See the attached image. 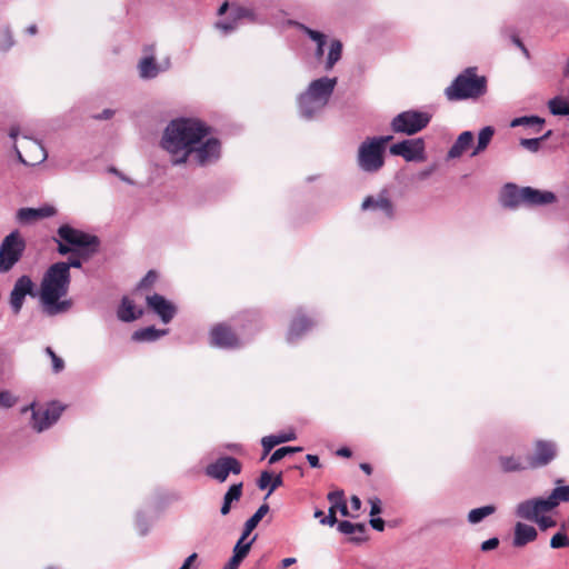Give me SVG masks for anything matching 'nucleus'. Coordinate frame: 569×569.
I'll return each instance as SVG.
<instances>
[{
    "label": "nucleus",
    "instance_id": "37",
    "mask_svg": "<svg viewBox=\"0 0 569 569\" xmlns=\"http://www.w3.org/2000/svg\"><path fill=\"white\" fill-rule=\"evenodd\" d=\"M549 110L555 116H568L569 102L563 98L556 97L548 102Z\"/></svg>",
    "mask_w": 569,
    "mask_h": 569
},
{
    "label": "nucleus",
    "instance_id": "14",
    "mask_svg": "<svg viewBox=\"0 0 569 569\" xmlns=\"http://www.w3.org/2000/svg\"><path fill=\"white\" fill-rule=\"evenodd\" d=\"M34 283L29 276H21L17 279L13 288L10 292V308L14 315H19L24 299L28 295L34 296L33 293Z\"/></svg>",
    "mask_w": 569,
    "mask_h": 569
},
{
    "label": "nucleus",
    "instance_id": "59",
    "mask_svg": "<svg viewBox=\"0 0 569 569\" xmlns=\"http://www.w3.org/2000/svg\"><path fill=\"white\" fill-rule=\"evenodd\" d=\"M4 38H6V49L12 48L14 46V39L9 29H6Z\"/></svg>",
    "mask_w": 569,
    "mask_h": 569
},
{
    "label": "nucleus",
    "instance_id": "19",
    "mask_svg": "<svg viewBox=\"0 0 569 569\" xmlns=\"http://www.w3.org/2000/svg\"><path fill=\"white\" fill-rule=\"evenodd\" d=\"M328 500L330 502V508L328 510V516L320 520L321 525L335 526L337 521L336 512L337 510L343 517L349 516L348 507L345 500L343 491H331L328 493Z\"/></svg>",
    "mask_w": 569,
    "mask_h": 569
},
{
    "label": "nucleus",
    "instance_id": "1",
    "mask_svg": "<svg viewBox=\"0 0 569 569\" xmlns=\"http://www.w3.org/2000/svg\"><path fill=\"white\" fill-rule=\"evenodd\" d=\"M160 147L173 166L194 163L206 167L221 157V142L211 128L198 118H178L164 128Z\"/></svg>",
    "mask_w": 569,
    "mask_h": 569
},
{
    "label": "nucleus",
    "instance_id": "54",
    "mask_svg": "<svg viewBox=\"0 0 569 569\" xmlns=\"http://www.w3.org/2000/svg\"><path fill=\"white\" fill-rule=\"evenodd\" d=\"M52 361V370L58 373L64 368L63 360L57 355L51 358Z\"/></svg>",
    "mask_w": 569,
    "mask_h": 569
},
{
    "label": "nucleus",
    "instance_id": "52",
    "mask_svg": "<svg viewBox=\"0 0 569 569\" xmlns=\"http://www.w3.org/2000/svg\"><path fill=\"white\" fill-rule=\"evenodd\" d=\"M54 264H63L67 273L70 274V268H80L81 260L79 258L70 257L67 262H56Z\"/></svg>",
    "mask_w": 569,
    "mask_h": 569
},
{
    "label": "nucleus",
    "instance_id": "13",
    "mask_svg": "<svg viewBox=\"0 0 569 569\" xmlns=\"http://www.w3.org/2000/svg\"><path fill=\"white\" fill-rule=\"evenodd\" d=\"M551 510L552 508L546 498H533L518 503L516 515L520 519L535 522L540 516Z\"/></svg>",
    "mask_w": 569,
    "mask_h": 569
},
{
    "label": "nucleus",
    "instance_id": "58",
    "mask_svg": "<svg viewBox=\"0 0 569 569\" xmlns=\"http://www.w3.org/2000/svg\"><path fill=\"white\" fill-rule=\"evenodd\" d=\"M137 529L139 531L140 535H146L148 532V525L144 522V520H142L140 518V516L138 515L137 517Z\"/></svg>",
    "mask_w": 569,
    "mask_h": 569
},
{
    "label": "nucleus",
    "instance_id": "56",
    "mask_svg": "<svg viewBox=\"0 0 569 569\" xmlns=\"http://www.w3.org/2000/svg\"><path fill=\"white\" fill-rule=\"evenodd\" d=\"M281 485H282V478H281L280 475H278L274 478H272L271 486H270V488L268 490V493H267L266 498H268Z\"/></svg>",
    "mask_w": 569,
    "mask_h": 569
},
{
    "label": "nucleus",
    "instance_id": "39",
    "mask_svg": "<svg viewBox=\"0 0 569 569\" xmlns=\"http://www.w3.org/2000/svg\"><path fill=\"white\" fill-rule=\"evenodd\" d=\"M302 451L301 447H282L277 449L269 458V463L273 465L288 456L289 453Z\"/></svg>",
    "mask_w": 569,
    "mask_h": 569
},
{
    "label": "nucleus",
    "instance_id": "25",
    "mask_svg": "<svg viewBox=\"0 0 569 569\" xmlns=\"http://www.w3.org/2000/svg\"><path fill=\"white\" fill-rule=\"evenodd\" d=\"M296 438H297V435L293 430L263 437L261 439V445L263 448L262 458H264L276 446H278L280 443L288 442V441L296 440Z\"/></svg>",
    "mask_w": 569,
    "mask_h": 569
},
{
    "label": "nucleus",
    "instance_id": "4",
    "mask_svg": "<svg viewBox=\"0 0 569 569\" xmlns=\"http://www.w3.org/2000/svg\"><path fill=\"white\" fill-rule=\"evenodd\" d=\"M392 136L366 138L358 147L357 166L366 173H376L385 164V150Z\"/></svg>",
    "mask_w": 569,
    "mask_h": 569
},
{
    "label": "nucleus",
    "instance_id": "12",
    "mask_svg": "<svg viewBox=\"0 0 569 569\" xmlns=\"http://www.w3.org/2000/svg\"><path fill=\"white\" fill-rule=\"evenodd\" d=\"M557 456V446L552 441L537 440L533 452L527 457L529 469H537L550 463Z\"/></svg>",
    "mask_w": 569,
    "mask_h": 569
},
{
    "label": "nucleus",
    "instance_id": "44",
    "mask_svg": "<svg viewBox=\"0 0 569 569\" xmlns=\"http://www.w3.org/2000/svg\"><path fill=\"white\" fill-rule=\"evenodd\" d=\"M17 400L12 392L8 390L0 391V408H11L17 403Z\"/></svg>",
    "mask_w": 569,
    "mask_h": 569
},
{
    "label": "nucleus",
    "instance_id": "62",
    "mask_svg": "<svg viewBox=\"0 0 569 569\" xmlns=\"http://www.w3.org/2000/svg\"><path fill=\"white\" fill-rule=\"evenodd\" d=\"M307 461L312 468L319 467V458L316 455H307Z\"/></svg>",
    "mask_w": 569,
    "mask_h": 569
},
{
    "label": "nucleus",
    "instance_id": "5",
    "mask_svg": "<svg viewBox=\"0 0 569 569\" xmlns=\"http://www.w3.org/2000/svg\"><path fill=\"white\" fill-rule=\"evenodd\" d=\"M487 80L477 74V68H467L460 73L453 82L445 90V94L450 101L478 98L486 93Z\"/></svg>",
    "mask_w": 569,
    "mask_h": 569
},
{
    "label": "nucleus",
    "instance_id": "7",
    "mask_svg": "<svg viewBox=\"0 0 569 569\" xmlns=\"http://www.w3.org/2000/svg\"><path fill=\"white\" fill-rule=\"evenodd\" d=\"M428 112L407 110L397 114L391 121V129L395 133L407 136L416 134L425 129L430 122Z\"/></svg>",
    "mask_w": 569,
    "mask_h": 569
},
{
    "label": "nucleus",
    "instance_id": "29",
    "mask_svg": "<svg viewBox=\"0 0 569 569\" xmlns=\"http://www.w3.org/2000/svg\"><path fill=\"white\" fill-rule=\"evenodd\" d=\"M142 315L140 310L136 309L134 303L127 297L121 301V306L118 309V318L121 321L130 322L136 320Z\"/></svg>",
    "mask_w": 569,
    "mask_h": 569
},
{
    "label": "nucleus",
    "instance_id": "32",
    "mask_svg": "<svg viewBox=\"0 0 569 569\" xmlns=\"http://www.w3.org/2000/svg\"><path fill=\"white\" fill-rule=\"evenodd\" d=\"M496 512V507L492 505L482 506L479 508L471 509L467 516L470 525H478L487 517Z\"/></svg>",
    "mask_w": 569,
    "mask_h": 569
},
{
    "label": "nucleus",
    "instance_id": "11",
    "mask_svg": "<svg viewBox=\"0 0 569 569\" xmlns=\"http://www.w3.org/2000/svg\"><path fill=\"white\" fill-rule=\"evenodd\" d=\"M362 210H370L379 218L393 219L396 217V207L387 191H381L376 196L367 197L362 204Z\"/></svg>",
    "mask_w": 569,
    "mask_h": 569
},
{
    "label": "nucleus",
    "instance_id": "61",
    "mask_svg": "<svg viewBox=\"0 0 569 569\" xmlns=\"http://www.w3.org/2000/svg\"><path fill=\"white\" fill-rule=\"evenodd\" d=\"M370 503H371L370 516L380 513V511H381L380 501L378 499H375V500H371Z\"/></svg>",
    "mask_w": 569,
    "mask_h": 569
},
{
    "label": "nucleus",
    "instance_id": "23",
    "mask_svg": "<svg viewBox=\"0 0 569 569\" xmlns=\"http://www.w3.org/2000/svg\"><path fill=\"white\" fill-rule=\"evenodd\" d=\"M313 321L307 319L302 315H298L290 323L287 340L289 342H295L299 338H301L307 331H309L313 327Z\"/></svg>",
    "mask_w": 569,
    "mask_h": 569
},
{
    "label": "nucleus",
    "instance_id": "15",
    "mask_svg": "<svg viewBox=\"0 0 569 569\" xmlns=\"http://www.w3.org/2000/svg\"><path fill=\"white\" fill-rule=\"evenodd\" d=\"M241 471L240 462L233 457H223L218 459L216 462L210 463L206 468V473L220 481L223 482L230 472L238 475Z\"/></svg>",
    "mask_w": 569,
    "mask_h": 569
},
{
    "label": "nucleus",
    "instance_id": "17",
    "mask_svg": "<svg viewBox=\"0 0 569 569\" xmlns=\"http://www.w3.org/2000/svg\"><path fill=\"white\" fill-rule=\"evenodd\" d=\"M210 342L212 346L222 349H234L240 347V340L224 323H219L211 329Z\"/></svg>",
    "mask_w": 569,
    "mask_h": 569
},
{
    "label": "nucleus",
    "instance_id": "57",
    "mask_svg": "<svg viewBox=\"0 0 569 569\" xmlns=\"http://www.w3.org/2000/svg\"><path fill=\"white\" fill-rule=\"evenodd\" d=\"M370 525L373 529L382 531L385 528V521L381 518H371Z\"/></svg>",
    "mask_w": 569,
    "mask_h": 569
},
{
    "label": "nucleus",
    "instance_id": "6",
    "mask_svg": "<svg viewBox=\"0 0 569 569\" xmlns=\"http://www.w3.org/2000/svg\"><path fill=\"white\" fill-rule=\"evenodd\" d=\"M58 234L62 242H59L58 251L67 254L76 249H86L94 251L99 244L98 238L73 229L69 226H62L58 230Z\"/></svg>",
    "mask_w": 569,
    "mask_h": 569
},
{
    "label": "nucleus",
    "instance_id": "16",
    "mask_svg": "<svg viewBox=\"0 0 569 569\" xmlns=\"http://www.w3.org/2000/svg\"><path fill=\"white\" fill-rule=\"evenodd\" d=\"M24 140L22 149L26 152L27 158H24L22 152L16 147L19 160L29 166H36L43 162L48 157L44 147L38 140L29 139L27 137H24Z\"/></svg>",
    "mask_w": 569,
    "mask_h": 569
},
{
    "label": "nucleus",
    "instance_id": "45",
    "mask_svg": "<svg viewBox=\"0 0 569 569\" xmlns=\"http://www.w3.org/2000/svg\"><path fill=\"white\" fill-rule=\"evenodd\" d=\"M237 26H238V20L236 19L234 16H232L231 21H219L216 23L217 29H219L224 34H228L231 31H233L237 28Z\"/></svg>",
    "mask_w": 569,
    "mask_h": 569
},
{
    "label": "nucleus",
    "instance_id": "35",
    "mask_svg": "<svg viewBox=\"0 0 569 569\" xmlns=\"http://www.w3.org/2000/svg\"><path fill=\"white\" fill-rule=\"evenodd\" d=\"M551 508L555 509L560 502L569 501V486L556 487L549 497L546 498Z\"/></svg>",
    "mask_w": 569,
    "mask_h": 569
},
{
    "label": "nucleus",
    "instance_id": "10",
    "mask_svg": "<svg viewBox=\"0 0 569 569\" xmlns=\"http://www.w3.org/2000/svg\"><path fill=\"white\" fill-rule=\"evenodd\" d=\"M426 146L422 138L407 139L392 144L389 149L392 156L402 157L406 161H422L426 159Z\"/></svg>",
    "mask_w": 569,
    "mask_h": 569
},
{
    "label": "nucleus",
    "instance_id": "63",
    "mask_svg": "<svg viewBox=\"0 0 569 569\" xmlns=\"http://www.w3.org/2000/svg\"><path fill=\"white\" fill-rule=\"evenodd\" d=\"M350 505L355 511H358L361 507V500L357 496H352L350 499Z\"/></svg>",
    "mask_w": 569,
    "mask_h": 569
},
{
    "label": "nucleus",
    "instance_id": "64",
    "mask_svg": "<svg viewBox=\"0 0 569 569\" xmlns=\"http://www.w3.org/2000/svg\"><path fill=\"white\" fill-rule=\"evenodd\" d=\"M297 562V559L293 557L284 558L281 560V567L288 568Z\"/></svg>",
    "mask_w": 569,
    "mask_h": 569
},
{
    "label": "nucleus",
    "instance_id": "3",
    "mask_svg": "<svg viewBox=\"0 0 569 569\" xmlns=\"http://www.w3.org/2000/svg\"><path fill=\"white\" fill-rule=\"evenodd\" d=\"M337 82L336 77H321L311 81L297 99L300 116L310 120L320 114L327 107Z\"/></svg>",
    "mask_w": 569,
    "mask_h": 569
},
{
    "label": "nucleus",
    "instance_id": "33",
    "mask_svg": "<svg viewBox=\"0 0 569 569\" xmlns=\"http://www.w3.org/2000/svg\"><path fill=\"white\" fill-rule=\"evenodd\" d=\"M495 134V129L490 126L482 128L478 133V142L475 149L471 152V157H475L487 149L492 137Z\"/></svg>",
    "mask_w": 569,
    "mask_h": 569
},
{
    "label": "nucleus",
    "instance_id": "50",
    "mask_svg": "<svg viewBox=\"0 0 569 569\" xmlns=\"http://www.w3.org/2000/svg\"><path fill=\"white\" fill-rule=\"evenodd\" d=\"M499 546V539L497 537L490 538L481 543V551L487 552L496 549Z\"/></svg>",
    "mask_w": 569,
    "mask_h": 569
},
{
    "label": "nucleus",
    "instance_id": "27",
    "mask_svg": "<svg viewBox=\"0 0 569 569\" xmlns=\"http://www.w3.org/2000/svg\"><path fill=\"white\" fill-rule=\"evenodd\" d=\"M499 465L505 472H515L529 469L527 458L516 456L499 457Z\"/></svg>",
    "mask_w": 569,
    "mask_h": 569
},
{
    "label": "nucleus",
    "instance_id": "48",
    "mask_svg": "<svg viewBox=\"0 0 569 569\" xmlns=\"http://www.w3.org/2000/svg\"><path fill=\"white\" fill-rule=\"evenodd\" d=\"M535 522L539 526L541 530H546L548 528L556 526V521L551 517L546 516V513L540 516L538 520H536Z\"/></svg>",
    "mask_w": 569,
    "mask_h": 569
},
{
    "label": "nucleus",
    "instance_id": "42",
    "mask_svg": "<svg viewBox=\"0 0 569 569\" xmlns=\"http://www.w3.org/2000/svg\"><path fill=\"white\" fill-rule=\"evenodd\" d=\"M241 493H242V483H234L228 489L223 499L229 501L230 503H232L240 499Z\"/></svg>",
    "mask_w": 569,
    "mask_h": 569
},
{
    "label": "nucleus",
    "instance_id": "60",
    "mask_svg": "<svg viewBox=\"0 0 569 569\" xmlns=\"http://www.w3.org/2000/svg\"><path fill=\"white\" fill-rule=\"evenodd\" d=\"M198 555L196 552L191 553L182 563L179 569H190L193 561L197 559Z\"/></svg>",
    "mask_w": 569,
    "mask_h": 569
},
{
    "label": "nucleus",
    "instance_id": "51",
    "mask_svg": "<svg viewBox=\"0 0 569 569\" xmlns=\"http://www.w3.org/2000/svg\"><path fill=\"white\" fill-rule=\"evenodd\" d=\"M157 280V273L154 271H149L140 281V288H147L154 283Z\"/></svg>",
    "mask_w": 569,
    "mask_h": 569
},
{
    "label": "nucleus",
    "instance_id": "40",
    "mask_svg": "<svg viewBox=\"0 0 569 569\" xmlns=\"http://www.w3.org/2000/svg\"><path fill=\"white\" fill-rule=\"evenodd\" d=\"M17 219L21 223H29L39 219L38 211L34 208H21L17 212Z\"/></svg>",
    "mask_w": 569,
    "mask_h": 569
},
{
    "label": "nucleus",
    "instance_id": "2",
    "mask_svg": "<svg viewBox=\"0 0 569 569\" xmlns=\"http://www.w3.org/2000/svg\"><path fill=\"white\" fill-rule=\"evenodd\" d=\"M71 276L67 273L63 264H51L44 272L38 298L42 311L50 317L69 312L73 307L68 296Z\"/></svg>",
    "mask_w": 569,
    "mask_h": 569
},
{
    "label": "nucleus",
    "instance_id": "31",
    "mask_svg": "<svg viewBox=\"0 0 569 569\" xmlns=\"http://www.w3.org/2000/svg\"><path fill=\"white\" fill-rule=\"evenodd\" d=\"M342 43L339 40H331L329 44L328 54L325 62V69L331 70L335 64L341 59Z\"/></svg>",
    "mask_w": 569,
    "mask_h": 569
},
{
    "label": "nucleus",
    "instance_id": "24",
    "mask_svg": "<svg viewBox=\"0 0 569 569\" xmlns=\"http://www.w3.org/2000/svg\"><path fill=\"white\" fill-rule=\"evenodd\" d=\"M501 202L505 207L516 208L525 204L523 188H518L516 184H506L501 194Z\"/></svg>",
    "mask_w": 569,
    "mask_h": 569
},
{
    "label": "nucleus",
    "instance_id": "8",
    "mask_svg": "<svg viewBox=\"0 0 569 569\" xmlns=\"http://www.w3.org/2000/svg\"><path fill=\"white\" fill-rule=\"evenodd\" d=\"M26 242L18 230L9 233L0 246V272H8L20 260Z\"/></svg>",
    "mask_w": 569,
    "mask_h": 569
},
{
    "label": "nucleus",
    "instance_id": "41",
    "mask_svg": "<svg viewBox=\"0 0 569 569\" xmlns=\"http://www.w3.org/2000/svg\"><path fill=\"white\" fill-rule=\"evenodd\" d=\"M542 122L543 121L540 118L535 117V116H531V117H519V118H515L510 122V127L516 128V127H519V126H533V124L541 126Z\"/></svg>",
    "mask_w": 569,
    "mask_h": 569
},
{
    "label": "nucleus",
    "instance_id": "55",
    "mask_svg": "<svg viewBox=\"0 0 569 569\" xmlns=\"http://www.w3.org/2000/svg\"><path fill=\"white\" fill-rule=\"evenodd\" d=\"M242 559H240L238 556L232 555L230 560L226 563L223 569H238L239 565L241 563Z\"/></svg>",
    "mask_w": 569,
    "mask_h": 569
},
{
    "label": "nucleus",
    "instance_id": "53",
    "mask_svg": "<svg viewBox=\"0 0 569 569\" xmlns=\"http://www.w3.org/2000/svg\"><path fill=\"white\" fill-rule=\"evenodd\" d=\"M37 211H38L39 219L48 218V217H51V216H53L56 213L54 208L51 207V206H44V207H41V208H37Z\"/></svg>",
    "mask_w": 569,
    "mask_h": 569
},
{
    "label": "nucleus",
    "instance_id": "38",
    "mask_svg": "<svg viewBox=\"0 0 569 569\" xmlns=\"http://www.w3.org/2000/svg\"><path fill=\"white\" fill-rule=\"evenodd\" d=\"M248 536H244V531L242 532V536L236 543L233 548V555L238 556L240 559H244V557L248 555L251 543L253 542V539H251L248 542H244Z\"/></svg>",
    "mask_w": 569,
    "mask_h": 569
},
{
    "label": "nucleus",
    "instance_id": "34",
    "mask_svg": "<svg viewBox=\"0 0 569 569\" xmlns=\"http://www.w3.org/2000/svg\"><path fill=\"white\" fill-rule=\"evenodd\" d=\"M337 528L346 536L359 535L353 538L355 540H360L361 536H363L366 531V526L363 523H352L347 520L340 521Z\"/></svg>",
    "mask_w": 569,
    "mask_h": 569
},
{
    "label": "nucleus",
    "instance_id": "26",
    "mask_svg": "<svg viewBox=\"0 0 569 569\" xmlns=\"http://www.w3.org/2000/svg\"><path fill=\"white\" fill-rule=\"evenodd\" d=\"M473 142V134L471 131H463L460 133L452 144V147L448 151V159H456L462 156V153L468 150Z\"/></svg>",
    "mask_w": 569,
    "mask_h": 569
},
{
    "label": "nucleus",
    "instance_id": "18",
    "mask_svg": "<svg viewBox=\"0 0 569 569\" xmlns=\"http://www.w3.org/2000/svg\"><path fill=\"white\" fill-rule=\"evenodd\" d=\"M147 306L163 323H169L177 312L176 306L158 293L147 297Z\"/></svg>",
    "mask_w": 569,
    "mask_h": 569
},
{
    "label": "nucleus",
    "instance_id": "46",
    "mask_svg": "<svg viewBox=\"0 0 569 569\" xmlns=\"http://www.w3.org/2000/svg\"><path fill=\"white\" fill-rule=\"evenodd\" d=\"M232 16H234L238 21L241 19H249V20L254 19L252 10H250L248 8H243V7L233 8Z\"/></svg>",
    "mask_w": 569,
    "mask_h": 569
},
{
    "label": "nucleus",
    "instance_id": "20",
    "mask_svg": "<svg viewBox=\"0 0 569 569\" xmlns=\"http://www.w3.org/2000/svg\"><path fill=\"white\" fill-rule=\"evenodd\" d=\"M169 60H166V62L162 66H160L156 62L153 57H143L138 64L139 76L142 79H153L160 72L167 70L169 68Z\"/></svg>",
    "mask_w": 569,
    "mask_h": 569
},
{
    "label": "nucleus",
    "instance_id": "43",
    "mask_svg": "<svg viewBox=\"0 0 569 569\" xmlns=\"http://www.w3.org/2000/svg\"><path fill=\"white\" fill-rule=\"evenodd\" d=\"M569 546V538L563 532H557L550 540V547L553 549L566 548Z\"/></svg>",
    "mask_w": 569,
    "mask_h": 569
},
{
    "label": "nucleus",
    "instance_id": "47",
    "mask_svg": "<svg viewBox=\"0 0 569 569\" xmlns=\"http://www.w3.org/2000/svg\"><path fill=\"white\" fill-rule=\"evenodd\" d=\"M541 138L521 139L520 144L531 152H536L540 148Z\"/></svg>",
    "mask_w": 569,
    "mask_h": 569
},
{
    "label": "nucleus",
    "instance_id": "49",
    "mask_svg": "<svg viewBox=\"0 0 569 569\" xmlns=\"http://www.w3.org/2000/svg\"><path fill=\"white\" fill-rule=\"evenodd\" d=\"M272 476L268 471L261 472L259 480H258V487L259 489L263 490L267 487L270 488L271 486Z\"/></svg>",
    "mask_w": 569,
    "mask_h": 569
},
{
    "label": "nucleus",
    "instance_id": "9",
    "mask_svg": "<svg viewBox=\"0 0 569 569\" xmlns=\"http://www.w3.org/2000/svg\"><path fill=\"white\" fill-rule=\"evenodd\" d=\"M28 409L29 407L24 408L22 411L26 412ZM30 409L32 410L31 427L38 432H42L51 427L59 419L63 410V408L56 402L38 408L31 405Z\"/></svg>",
    "mask_w": 569,
    "mask_h": 569
},
{
    "label": "nucleus",
    "instance_id": "21",
    "mask_svg": "<svg viewBox=\"0 0 569 569\" xmlns=\"http://www.w3.org/2000/svg\"><path fill=\"white\" fill-rule=\"evenodd\" d=\"M523 199L526 206H542L552 203L556 196L551 191H541L531 187H523Z\"/></svg>",
    "mask_w": 569,
    "mask_h": 569
},
{
    "label": "nucleus",
    "instance_id": "22",
    "mask_svg": "<svg viewBox=\"0 0 569 569\" xmlns=\"http://www.w3.org/2000/svg\"><path fill=\"white\" fill-rule=\"evenodd\" d=\"M537 536L538 532L535 527L523 522H517L515 526L512 545L517 548L523 547L527 543L535 541Z\"/></svg>",
    "mask_w": 569,
    "mask_h": 569
},
{
    "label": "nucleus",
    "instance_id": "28",
    "mask_svg": "<svg viewBox=\"0 0 569 569\" xmlns=\"http://www.w3.org/2000/svg\"><path fill=\"white\" fill-rule=\"evenodd\" d=\"M167 333L168 329H157L153 326H150L134 331L132 335V340L138 342L156 341Z\"/></svg>",
    "mask_w": 569,
    "mask_h": 569
},
{
    "label": "nucleus",
    "instance_id": "36",
    "mask_svg": "<svg viewBox=\"0 0 569 569\" xmlns=\"http://www.w3.org/2000/svg\"><path fill=\"white\" fill-rule=\"evenodd\" d=\"M268 511L269 506L267 503H263L258 508V510L244 523V536L250 535V532L258 526L260 520L268 513Z\"/></svg>",
    "mask_w": 569,
    "mask_h": 569
},
{
    "label": "nucleus",
    "instance_id": "30",
    "mask_svg": "<svg viewBox=\"0 0 569 569\" xmlns=\"http://www.w3.org/2000/svg\"><path fill=\"white\" fill-rule=\"evenodd\" d=\"M299 28L312 40L316 42L317 48L315 51V56L318 60H320L325 54V44L327 41L326 34L322 32L312 30L303 24H299Z\"/></svg>",
    "mask_w": 569,
    "mask_h": 569
}]
</instances>
